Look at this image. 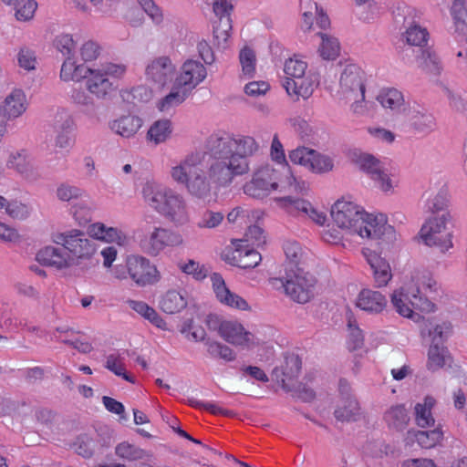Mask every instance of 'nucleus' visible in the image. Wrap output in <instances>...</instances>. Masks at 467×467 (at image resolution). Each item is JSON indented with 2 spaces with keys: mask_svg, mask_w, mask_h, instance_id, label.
<instances>
[{
  "mask_svg": "<svg viewBox=\"0 0 467 467\" xmlns=\"http://www.w3.org/2000/svg\"><path fill=\"white\" fill-rule=\"evenodd\" d=\"M410 304L415 309L422 312H431L434 310L435 305L430 301L427 297L420 295V290L417 289V294H412L410 298Z\"/></svg>",
  "mask_w": 467,
  "mask_h": 467,
  "instance_id": "nucleus-59",
  "label": "nucleus"
},
{
  "mask_svg": "<svg viewBox=\"0 0 467 467\" xmlns=\"http://www.w3.org/2000/svg\"><path fill=\"white\" fill-rule=\"evenodd\" d=\"M388 300L379 291L368 288L362 289L358 296L357 306L370 314H379L387 306Z\"/></svg>",
  "mask_w": 467,
  "mask_h": 467,
  "instance_id": "nucleus-20",
  "label": "nucleus"
},
{
  "mask_svg": "<svg viewBox=\"0 0 467 467\" xmlns=\"http://www.w3.org/2000/svg\"><path fill=\"white\" fill-rule=\"evenodd\" d=\"M138 2L155 24L159 25L162 22V13L153 0H138Z\"/></svg>",
  "mask_w": 467,
  "mask_h": 467,
  "instance_id": "nucleus-60",
  "label": "nucleus"
},
{
  "mask_svg": "<svg viewBox=\"0 0 467 467\" xmlns=\"http://www.w3.org/2000/svg\"><path fill=\"white\" fill-rule=\"evenodd\" d=\"M252 334L244 330L243 326L234 321H223L222 337L234 345H248L253 342Z\"/></svg>",
  "mask_w": 467,
  "mask_h": 467,
  "instance_id": "nucleus-25",
  "label": "nucleus"
},
{
  "mask_svg": "<svg viewBox=\"0 0 467 467\" xmlns=\"http://www.w3.org/2000/svg\"><path fill=\"white\" fill-rule=\"evenodd\" d=\"M10 5H14L16 9V17L18 20H30L36 9V3L33 0H14Z\"/></svg>",
  "mask_w": 467,
  "mask_h": 467,
  "instance_id": "nucleus-45",
  "label": "nucleus"
},
{
  "mask_svg": "<svg viewBox=\"0 0 467 467\" xmlns=\"http://www.w3.org/2000/svg\"><path fill=\"white\" fill-rule=\"evenodd\" d=\"M450 215L443 213L441 216L428 220L420 231V237L424 244L438 248L444 253L452 247L451 233L447 230L446 222Z\"/></svg>",
  "mask_w": 467,
  "mask_h": 467,
  "instance_id": "nucleus-7",
  "label": "nucleus"
},
{
  "mask_svg": "<svg viewBox=\"0 0 467 467\" xmlns=\"http://www.w3.org/2000/svg\"><path fill=\"white\" fill-rule=\"evenodd\" d=\"M115 452L119 457L128 461L146 460L150 457V453L145 450L126 441L119 443Z\"/></svg>",
  "mask_w": 467,
  "mask_h": 467,
  "instance_id": "nucleus-39",
  "label": "nucleus"
},
{
  "mask_svg": "<svg viewBox=\"0 0 467 467\" xmlns=\"http://www.w3.org/2000/svg\"><path fill=\"white\" fill-rule=\"evenodd\" d=\"M314 86V81L305 75L297 78H285L283 83L287 94L296 96V100H298L299 98L307 99L313 94Z\"/></svg>",
  "mask_w": 467,
  "mask_h": 467,
  "instance_id": "nucleus-23",
  "label": "nucleus"
},
{
  "mask_svg": "<svg viewBox=\"0 0 467 467\" xmlns=\"http://www.w3.org/2000/svg\"><path fill=\"white\" fill-rule=\"evenodd\" d=\"M100 52V46L93 40L85 42L80 47V56L86 62L97 59Z\"/></svg>",
  "mask_w": 467,
  "mask_h": 467,
  "instance_id": "nucleus-56",
  "label": "nucleus"
},
{
  "mask_svg": "<svg viewBox=\"0 0 467 467\" xmlns=\"http://www.w3.org/2000/svg\"><path fill=\"white\" fill-rule=\"evenodd\" d=\"M142 196L150 208L175 225L189 222L186 201L173 189L147 182L142 188Z\"/></svg>",
  "mask_w": 467,
  "mask_h": 467,
  "instance_id": "nucleus-3",
  "label": "nucleus"
},
{
  "mask_svg": "<svg viewBox=\"0 0 467 467\" xmlns=\"http://www.w3.org/2000/svg\"><path fill=\"white\" fill-rule=\"evenodd\" d=\"M18 63L26 70L35 69L36 59L34 52L28 48H21L18 53Z\"/></svg>",
  "mask_w": 467,
  "mask_h": 467,
  "instance_id": "nucleus-63",
  "label": "nucleus"
},
{
  "mask_svg": "<svg viewBox=\"0 0 467 467\" xmlns=\"http://www.w3.org/2000/svg\"><path fill=\"white\" fill-rule=\"evenodd\" d=\"M419 67L428 74L439 75L441 66L439 57L435 52L431 49H420V55L418 57Z\"/></svg>",
  "mask_w": 467,
  "mask_h": 467,
  "instance_id": "nucleus-35",
  "label": "nucleus"
},
{
  "mask_svg": "<svg viewBox=\"0 0 467 467\" xmlns=\"http://www.w3.org/2000/svg\"><path fill=\"white\" fill-rule=\"evenodd\" d=\"M142 126V119L135 115H124L109 123L110 130L123 138L133 137Z\"/></svg>",
  "mask_w": 467,
  "mask_h": 467,
  "instance_id": "nucleus-24",
  "label": "nucleus"
},
{
  "mask_svg": "<svg viewBox=\"0 0 467 467\" xmlns=\"http://www.w3.org/2000/svg\"><path fill=\"white\" fill-rule=\"evenodd\" d=\"M360 407L356 399H344L334 411V416L340 421H356L360 417Z\"/></svg>",
  "mask_w": 467,
  "mask_h": 467,
  "instance_id": "nucleus-31",
  "label": "nucleus"
},
{
  "mask_svg": "<svg viewBox=\"0 0 467 467\" xmlns=\"http://www.w3.org/2000/svg\"><path fill=\"white\" fill-rule=\"evenodd\" d=\"M451 15L456 30L461 34H467V8L463 0H455L453 2Z\"/></svg>",
  "mask_w": 467,
  "mask_h": 467,
  "instance_id": "nucleus-43",
  "label": "nucleus"
},
{
  "mask_svg": "<svg viewBox=\"0 0 467 467\" xmlns=\"http://www.w3.org/2000/svg\"><path fill=\"white\" fill-rule=\"evenodd\" d=\"M182 235L171 230L155 227L153 231L140 238L139 245L141 251L149 255L157 256L166 246L182 244Z\"/></svg>",
  "mask_w": 467,
  "mask_h": 467,
  "instance_id": "nucleus-10",
  "label": "nucleus"
},
{
  "mask_svg": "<svg viewBox=\"0 0 467 467\" xmlns=\"http://www.w3.org/2000/svg\"><path fill=\"white\" fill-rule=\"evenodd\" d=\"M206 68L202 63L189 59L182 66L181 73L174 83L191 93L206 78Z\"/></svg>",
  "mask_w": 467,
  "mask_h": 467,
  "instance_id": "nucleus-16",
  "label": "nucleus"
},
{
  "mask_svg": "<svg viewBox=\"0 0 467 467\" xmlns=\"http://www.w3.org/2000/svg\"><path fill=\"white\" fill-rule=\"evenodd\" d=\"M331 217L337 227L376 241L379 245L392 244L397 238L395 229L386 223L383 214H368L350 202L337 201L334 203Z\"/></svg>",
  "mask_w": 467,
  "mask_h": 467,
  "instance_id": "nucleus-2",
  "label": "nucleus"
},
{
  "mask_svg": "<svg viewBox=\"0 0 467 467\" xmlns=\"http://www.w3.org/2000/svg\"><path fill=\"white\" fill-rule=\"evenodd\" d=\"M388 426L396 431H403L410 421V416L403 405L390 407L384 414Z\"/></svg>",
  "mask_w": 467,
  "mask_h": 467,
  "instance_id": "nucleus-30",
  "label": "nucleus"
},
{
  "mask_svg": "<svg viewBox=\"0 0 467 467\" xmlns=\"http://www.w3.org/2000/svg\"><path fill=\"white\" fill-rule=\"evenodd\" d=\"M71 123L69 117L66 116L65 118L60 117V119L55 124L54 128L57 133L55 139L56 147L64 149L69 146L70 138L68 134Z\"/></svg>",
  "mask_w": 467,
  "mask_h": 467,
  "instance_id": "nucleus-42",
  "label": "nucleus"
},
{
  "mask_svg": "<svg viewBox=\"0 0 467 467\" xmlns=\"http://www.w3.org/2000/svg\"><path fill=\"white\" fill-rule=\"evenodd\" d=\"M55 242L68 251L75 258V265L79 259H89L95 253V246L85 233L79 230H71L57 235Z\"/></svg>",
  "mask_w": 467,
  "mask_h": 467,
  "instance_id": "nucleus-9",
  "label": "nucleus"
},
{
  "mask_svg": "<svg viewBox=\"0 0 467 467\" xmlns=\"http://www.w3.org/2000/svg\"><path fill=\"white\" fill-rule=\"evenodd\" d=\"M180 269L187 275H192L196 280H202L207 276L205 267L200 265V264L194 260H189L188 263L180 265Z\"/></svg>",
  "mask_w": 467,
  "mask_h": 467,
  "instance_id": "nucleus-57",
  "label": "nucleus"
},
{
  "mask_svg": "<svg viewBox=\"0 0 467 467\" xmlns=\"http://www.w3.org/2000/svg\"><path fill=\"white\" fill-rule=\"evenodd\" d=\"M223 219V214L219 212L205 210L197 222V225L201 228H214L218 226Z\"/></svg>",
  "mask_w": 467,
  "mask_h": 467,
  "instance_id": "nucleus-51",
  "label": "nucleus"
},
{
  "mask_svg": "<svg viewBox=\"0 0 467 467\" xmlns=\"http://www.w3.org/2000/svg\"><path fill=\"white\" fill-rule=\"evenodd\" d=\"M189 94L187 90L174 83L171 92L158 102L157 107L162 112H169L174 107L182 104Z\"/></svg>",
  "mask_w": 467,
  "mask_h": 467,
  "instance_id": "nucleus-32",
  "label": "nucleus"
},
{
  "mask_svg": "<svg viewBox=\"0 0 467 467\" xmlns=\"http://www.w3.org/2000/svg\"><path fill=\"white\" fill-rule=\"evenodd\" d=\"M188 403L194 408H202L213 415L221 414L226 417L234 416V413L232 410L222 409L213 403H203L195 399H189Z\"/></svg>",
  "mask_w": 467,
  "mask_h": 467,
  "instance_id": "nucleus-58",
  "label": "nucleus"
},
{
  "mask_svg": "<svg viewBox=\"0 0 467 467\" xmlns=\"http://www.w3.org/2000/svg\"><path fill=\"white\" fill-rule=\"evenodd\" d=\"M262 260L261 254L254 249H235L227 261L243 269L254 268Z\"/></svg>",
  "mask_w": 467,
  "mask_h": 467,
  "instance_id": "nucleus-27",
  "label": "nucleus"
},
{
  "mask_svg": "<svg viewBox=\"0 0 467 467\" xmlns=\"http://www.w3.org/2000/svg\"><path fill=\"white\" fill-rule=\"evenodd\" d=\"M240 63L243 72L246 75H252L255 69V54L248 47H244L240 52Z\"/></svg>",
  "mask_w": 467,
  "mask_h": 467,
  "instance_id": "nucleus-54",
  "label": "nucleus"
},
{
  "mask_svg": "<svg viewBox=\"0 0 467 467\" xmlns=\"http://www.w3.org/2000/svg\"><path fill=\"white\" fill-rule=\"evenodd\" d=\"M219 301L231 307H234L240 310H246L249 308L247 302L244 298H242L236 294L232 293L230 290L228 291V294L223 296V297H221Z\"/></svg>",
  "mask_w": 467,
  "mask_h": 467,
  "instance_id": "nucleus-62",
  "label": "nucleus"
},
{
  "mask_svg": "<svg viewBox=\"0 0 467 467\" xmlns=\"http://www.w3.org/2000/svg\"><path fill=\"white\" fill-rule=\"evenodd\" d=\"M130 306L151 324L159 328L166 329V322L159 316L154 308L142 301L130 300Z\"/></svg>",
  "mask_w": 467,
  "mask_h": 467,
  "instance_id": "nucleus-34",
  "label": "nucleus"
},
{
  "mask_svg": "<svg viewBox=\"0 0 467 467\" xmlns=\"http://www.w3.org/2000/svg\"><path fill=\"white\" fill-rule=\"evenodd\" d=\"M408 127L417 134H429L436 128L434 116L418 105H408L402 109Z\"/></svg>",
  "mask_w": 467,
  "mask_h": 467,
  "instance_id": "nucleus-13",
  "label": "nucleus"
},
{
  "mask_svg": "<svg viewBox=\"0 0 467 467\" xmlns=\"http://www.w3.org/2000/svg\"><path fill=\"white\" fill-rule=\"evenodd\" d=\"M333 169V161L332 160L325 155H322L317 152L314 150V154L311 159V164L309 171L314 173H325L328 172Z\"/></svg>",
  "mask_w": 467,
  "mask_h": 467,
  "instance_id": "nucleus-47",
  "label": "nucleus"
},
{
  "mask_svg": "<svg viewBox=\"0 0 467 467\" xmlns=\"http://www.w3.org/2000/svg\"><path fill=\"white\" fill-rule=\"evenodd\" d=\"M365 255L373 271L376 285L379 287L386 285L392 276L389 264L376 253L365 254Z\"/></svg>",
  "mask_w": 467,
  "mask_h": 467,
  "instance_id": "nucleus-26",
  "label": "nucleus"
},
{
  "mask_svg": "<svg viewBox=\"0 0 467 467\" xmlns=\"http://www.w3.org/2000/svg\"><path fill=\"white\" fill-rule=\"evenodd\" d=\"M451 329L450 323L437 325L429 334L432 337L431 345L428 352V368L435 371L442 368L450 356L447 349L443 347V341L449 336Z\"/></svg>",
  "mask_w": 467,
  "mask_h": 467,
  "instance_id": "nucleus-11",
  "label": "nucleus"
},
{
  "mask_svg": "<svg viewBox=\"0 0 467 467\" xmlns=\"http://www.w3.org/2000/svg\"><path fill=\"white\" fill-rule=\"evenodd\" d=\"M409 296H405L402 291H394L391 295V303L397 312L405 317H413V311L407 306L404 300H408Z\"/></svg>",
  "mask_w": 467,
  "mask_h": 467,
  "instance_id": "nucleus-52",
  "label": "nucleus"
},
{
  "mask_svg": "<svg viewBox=\"0 0 467 467\" xmlns=\"http://www.w3.org/2000/svg\"><path fill=\"white\" fill-rule=\"evenodd\" d=\"M65 251L64 247L47 246L36 254V260L42 265L55 266L58 269L75 265V258Z\"/></svg>",
  "mask_w": 467,
  "mask_h": 467,
  "instance_id": "nucleus-19",
  "label": "nucleus"
},
{
  "mask_svg": "<svg viewBox=\"0 0 467 467\" xmlns=\"http://www.w3.org/2000/svg\"><path fill=\"white\" fill-rule=\"evenodd\" d=\"M322 39L321 46L318 49L320 56L325 60H334L339 55V42L336 37L327 34H319Z\"/></svg>",
  "mask_w": 467,
  "mask_h": 467,
  "instance_id": "nucleus-40",
  "label": "nucleus"
},
{
  "mask_svg": "<svg viewBox=\"0 0 467 467\" xmlns=\"http://www.w3.org/2000/svg\"><path fill=\"white\" fill-rule=\"evenodd\" d=\"M72 57H67L61 67L60 78L63 80L78 81L83 79L85 74H87V71H89V67H88L83 65L76 66L75 62L72 60Z\"/></svg>",
  "mask_w": 467,
  "mask_h": 467,
  "instance_id": "nucleus-37",
  "label": "nucleus"
},
{
  "mask_svg": "<svg viewBox=\"0 0 467 467\" xmlns=\"http://www.w3.org/2000/svg\"><path fill=\"white\" fill-rule=\"evenodd\" d=\"M126 266L130 278L140 286L152 285L160 280L156 266L143 256H129Z\"/></svg>",
  "mask_w": 467,
  "mask_h": 467,
  "instance_id": "nucleus-12",
  "label": "nucleus"
},
{
  "mask_svg": "<svg viewBox=\"0 0 467 467\" xmlns=\"http://www.w3.org/2000/svg\"><path fill=\"white\" fill-rule=\"evenodd\" d=\"M171 133V123L169 119L154 122L148 130L147 137L155 144L164 142Z\"/></svg>",
  "mask_w": 467,
  "mask_h": 467,
  "instance_id": "nucleus-38",
  "label": "nucleus"
},
{
  "mask_svg": "<svg viewBox=\"0 0 467 467\" xmlns=\"http://www.w3.org/2000/svg\"><path fill=\"white\" fill-rule=\"evenodd\" d=\"M306 67V63L301 59L289 58L285 63L284 71L286 78H297L305 75Z\"/></svg>",
  "mask_w": 467,
  "mask_h": 467,
  "instance_id": "nucleus-50",
  "label": "nucleus"
},
{
  "mask_svg": "<svg viewBox=\"0 0 467 467\" xmlns=\"http://www.w3.org/2000/svg\"><path fill=\"white\" fill-rule=\"evenodd\" d=\"M351 161L377 182L383 192H388L393 190L392 180L379 159L369 153L354 151L351 154Z\"/></svg>",
  "mask_w": 467,
  "mask_h": 467,
  "instance_id": "nucleus-8",
  "label": "nucleus"
},
{
  "mask_svg": "<svg viewBox=\"0 0 467 467\" xmlns=\"http://www.w3.org/2000/svg\"><path fill=\"white\" fill-rule=\"evenodd\" d=\"M145 71L149 79L163 87L173 79L176 67L169 57L163 56L153 59Z\"/></svg>",
  "mask_w": 467,
  "mask_h": 467,
  "instance_id": "nucleus-17",
  "label": "nucleus"
},
{
  "mask_svg": "<svg viewBox=\"0 0 467 467\" xmlns=\"http://www.w3.org/2000/svg\"><path fill=\"white\" fill-rule=\"evenodd\" d=\"M75 446L76 451L78 455H81L85 458H89L94 453L96 443L92 438L84 434L78 438Z\"/></svg>",
  "mask_w": 467,
  "mask_h": 467,
  "instance_id": "nucleus-53",
  "label": "nucleus"
},
{
  "mask_svg": "<svg viewBox=\"0 0 467 467\" xmlns=\"http://www.w3.org/2000/svg\"><path fill=\"white\" fill-rule=\"evenodd\" d=\"M83 193L84 192L81 189L69 184H61L57 189V196L62 202L78 199L82 197Z\"/></svg>",
  "mask_w": 467,
  "mask_h": 467,
  "instance_id": "nucleus-55",
  "label": "nucleus"
},
{
  "mask_svg": "<svg viewBox=\"0 0 467 467\" xmlns=\"http://www.w3.org/2000/svg\"><path fill=\"white\" fill-rule=\"evenodd\" d=\"M55 48L64 57H73L76 49V42L70 34H60L54 39Z\"/></svg>",
  "mask_w": 467,
  "mask_h": 467,
  "instance_id": "nucleus-46",
  "label": "nucleus"
},
{
  "mask_svg": "<svg viewBox=\"0 0 467 467\" xmlns=\"http://www.w3.org/2000/svg\"><path fill=\"white\" fill-rule=\"evenodd\" d=\"M441 437L442 432L439 429L431 431L410 430L407 432L406 440L408 442L416 441L421 448L431 449L441 440Z\"/></svg>",
  "mask_w": 467,
  "mask_h": 467,
  "instance_id": "nucleus-28",
  "label": "nucleus"
},
{
  "mask_svg": "<svg viewBox=\"0 0 467 467\" xmlns=\"http://www.w3.org/2000/svg\"><path fill=\"white\" fill-rule=\"evenodd\" d=\"M314 150L298 147L289 152V159L295 164H299L309 170Z\"/></svg>",
  "mask_w": 467,
  "mask_h": 467,
  "instance_id": "nucleus-48",
  "label": "nucleus"
},
{
  "mask_svg": "<svg viewBox=\"0 0 467 467\" xmlns=\"http://www.w3.org/2000/svg\"><path fill=\"white\" fill-rule=\"evenodd\" d=\"M428 32L418 25H410L406 31L407 43L420 47L427 42Z\"/></svg>",
  "mask_w": 467,
  "mask_h": 467,
  "instance_id": "nucleus-49",
  "label": "nucleus"
},
{
  "mask_svg": "<svg viewBox=\"0 0 467 467\" xmlns=\"http://www.w3.org/2000/svg\"><path fill=\"white\" fill-rule=\"evenodd\" d=\"M285 294L295 302L307 303L314 296L316 278L303 269L284 274L279 277Z\"/></svg>",
  "mask_w": 467,
  "mask_h": 467,
  "instance_id": "nucleus-5",
  "label": "nucleus"
},
{
  "mask_svg": "<svg viewBox=\"0 0 467 467\" xmlns=\"http://www.w3.org/2000/svg\"><path fill=\"white\" fill-rule=\"evenodd\" d=\"M286 260L284 264V274L302 270L299 267L302 256V249L296 243H287L285 245Z\"/></svg>",
  "mask_w": 467,
  "mask_h": 467,
  "instance_id": "nucleus-36",
  "label": "nucleus"
},
{
  "mask_svg": "<svg viewBox=\"0 0 467 467\" xmlns=\"http://www.w3.org/2000/svg\"><path fill=\"white\" fill-rule=\"evenodd\" d=\"M273 175L274 170L268 166L258 170L253 180L244 185V193L257 199L266 196L271 190H275L278 186Z\"/></svg>",
  "mask_w": 467,
  "mask_h": 467,
  "instance_id": "nucleus-15",
  "label": "nucleus"
},
{
  "mask_svg": "<svg viewBox=\"0 0 467 467\" xmlns=\"http://www.w3.org/2000/svg\"><path fill=\"white\" fill-rule=\"evenodd\" d=\"M379 100L384 108L402 112L404 107V99L400 91L396 88L388 89L379 96Z\"/></svg>",
  "mask_w": 467,
  "mask_h": 467,
  "instance_id": "nucleus-41",
  "label": "nucleus"
},
{
  "mask_svg": "<svg viewBox=\"0 0 467 467\" xmlns=\"http://www.w3.org/2000/svg\"><path fill=\"white\" fill-rule=\"evenodd\" d=\"M26 111V96L20 89L7 95L0 107V112L7 119H16Z\"/></svg>",
  "mask_w": 467,
  "mask_h": 467,
  "instance_id": "nucleus-22",
  "label": "nucleus"
},
{
  "mask_svg": "<svg viewBox=\"0 0 467 467\" xmlns=\"http://www.w3.org/2000/svg\"><path fill=\"white\" fill-rule=\"evenodd\" d=\"M88 234L91 237L107 243H116L119 246L129 244L128 236L116 227H108L102 223H96L88 227Z\"/></svg>",
  "mask_w": 467,
  "mask_h": 467,
  "instance_id": "nucleus-21",
  "label": "nucleus"
},
{
  "mask_svg": "<svg viewBox=\"0 0 467 467\" xmlns=\"http://www.w3.org/2000/svg\"><path fill=\"white\" fill-rule=\"evenodd\" d=\"M188 301L183 293L169 290L160 301L161 310L167 314H175L187 306Z\"/></svg>",
  "mask_w": 467,
  "mask_h": 467,
  "instance_id": "nucleus-29",
  "label": "nucleus"
},
{
  "mask_svg": "<svg viewBox=\"0 0 467 467\" xmlns=\"http://www.w3.org/2000/svg\"><path fill=\"white\" fill-rule=\"evenodd\" d=\"M349 327V339L348 344L351 350H356L362 348L364 344V336L362 331L354 323L349 320L348 321Z\"/></svg>",
  "mask_w": 467,
  "mask_h": 467,
  "instance_id": "nucleus-61",
  "label": "nucleus"
},
{
  "mask_svg": "<svg viewBox=\"0 0 467 467\" xmlns=\"http://www.w3.org/2000/svg\"><path fill=\"white\" fill-rule=\"evenodd\" d=\"M301 359L297 355L292 354L285 357V365L281 368H274L272 376L281 384L285 391H292L293 388L289 386L287 381L298 377L301 370Z\"/></svg>",
  "mask_w": 467,
  "mask_h": 467,
  "instance_id": "nucleus-18",
  "label": "nucleus"
},
{
  "mask_svg": "<svg viewBox=\"0 0 467 467\" xmlns=\"http://www.w3.org/2000/svg\"><path fill=\"white\" fill-rule=\"evenodd\" d=\"M258 150L259 145L253 137L213 134L207 139L203 151L187 154L171 168V177L183 184L191 196L211 199L213 190L228 187L235 176L249 171L247 157Z\"/></svg>",
  "mask_w": 467,
  "mask_h": 467,
  "instance_id": "nucleus-1",
  "label": "nucleus"
},
{
  "mask_svg": "<svg viewBox=\"0 0 467 467\" xmlns=\"http://www.w3.org/2000/svg\"><path fill=\"white\" fill-rule=\"evenodd\" d=\"M231 29V18L227 16L220 18L218 23L213 26V38L215 45L219 47H224L226 41L230 37Z\"/></svg>",
  "mask_w": 467,
  "mask_h": 467,
  "instance_id": "nucleus-44",
  "label": "nucleus"
},
{
  "mask_svg": "<svg viewBox=\"0 0 467 467\" xmlns=\"http://www.w3.org/2000/svg\"><path fill=\"white\" fill-rule=\"evenodd\" d=\"M436 400L431 396L424 399L423 403H417L415 406V420L418 426L421 428L433 426L434 418L431 414V409L435 405Z\"/></svg>",
  "mask_w": 467,
  "mask_h": 467,
  "instance_id": "nucleus-33",
  "label": "nucleus"
},
{
  "mask_svg": "<svg viewBox=\"0 0 467 467\" xmlns=\"http://www.w3.org/2000/svg\"><path fill=\"white\" fill-rule=\"evenodd\" d=\"M126 72V66L107 62L98 68H90L83 78L85 87L97 99L109 100L116 93L119 78Z\"/></svg>",
  "mask_w": 467,
  "mask_h": 467,
  "instance_id": "nucleus-4",
  "label": "nucleus"
},
{
  "mask_svg": "<svg viewBox=\"0 0 467 467\" xmlns=\"http://www.w3.org/2000/svg\"><path fill=\"white\" fill-rule=\"evenodd\" d=\"M5 212L15 219H26L29 214L26 205L16 202H8Z\"/></svg>",
  "mask_w": 467,
  "mask_h": 467,
  "instance_id": "nucleus-64",
  "label": "nucleus"
},
{
  "mask_svg": "<svg viewBox=\"0 0 467 467\" xmlns=\"http://www.w3.org/2000/svg\"><path fill=\"white\" fill-rule=\"evenodd\" d=\"M363 72L355 65L345 67L340 76V92L345 99H365V85L362 78Z\"/></svg>",
  "mask_w": 467,
  "mask_h": 467,
  "instance_id": "nucleus-14",
  "label": "nucleus"
},
{
  "mask_svg": "<svg viewBox=\"0 0 467 467\" xmlns=\"http://www.w3.org/2000/svg\"><path fill=\"white\" fill-rule=\"evenodd\" d=\"M307 191V183L297 182L296 178L292 177L288 182V194L278 198V202H283V205L288 209H295L307 214L315 223L322 225L326 222V215L315 210L310 202L297 196L298 194H305Z\"/></svg>",
  "mask_w": 467,
  "mask_h": 467,
  "instance_id": "nucleus-6",
  "label": "nucleus"
}]
</instances>
